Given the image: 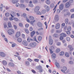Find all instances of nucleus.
I'll list each match as a JSON object with an SVG mask.
<instances>
[{
	"instance_id": "obj_19",
	"label": "nucleus",
	"mask_w": 74,
	"mask_h": 74,
	"mask_svg": "<svg viewBox=\"0 0 74 74\" xmlns=\"http://www.w3.org/2000/svg\"><path fill=\"white\" fill-rule=\"evenodd\" d=\"M20 36V32H17L16 35V37L18 38Z\"/></svg>"
},
{
	"instance_id": "obj_54",
	"label": "nucleus",
	"mask_w": 74,
	"mask_h": 74,
	"mask_svg": "<svg viewBox=\"0 0 74 74\" xmlns=\"http://www.w3.org/2000/svg\"><path fill=\"white\" fill-rule=\"evenodd\" d=\"M29 24H26L25 25V27L26 28H27V27H29Z\"/></svg>"
},
{
	"instance_id": "obj_8",
	"label": "nucleus",
	"mask_w": 74,
	"mask_h": 74,
	"mask_svg": "<svg viewBox=\"0 0 74 74\" xmlns=\"http://www.w3.org/2000/svg\"><path fill=\"white\" fill-rule=\"evenodd\" d=\"M54 19L56 21H58L59 19V17L58 15H56L55 16Z\"/></svg>"
},
{
	"instance_id": "obj_46",
	"label": "nucleus",
	"mask_w": 74,
	"mask_h": 74,
	"mask_svg": "<svg viewBox=\"0 0 74 74\" xmlns=\"http://www.w3.org/2000/svg\"><path fill=\"white\" fill-rule=\"evenodd\" d=\"M26 21L29 23H30V21H29V19L28 18V17H26Z\"/></svg>"
},
{
	"instance_id": "obj_13",
	"label": "nucleus",
	"mask_w": 74,
	"mask_h": 74,
	"mask_svg": "<svg viewBox=\"0 0 74 74\" xmlns=\"http://www.w3.org/2000/svg\"><path fill=\"white\" fill-rule=\"evenodd\" d=\"M8 64L10 67H14V64L12 62H9Z\"/></svg>"
},
{
	"instance_id": "obj_3",
	"label": "nucleus",
	"mask_w": 74,
	"mask_h": 74,
	"mask_svg": "<svg viewBox=\"0 0 74 74\" xmlns=\"http://www.w3.org/2000/svg\"><path fill=\"white\" fill-rule=\"evenodd\" d=\"M37 45V43L36 42H33L32 43H31L29 44V46L32 47V48H33V47H35L36 46V45Z\"/></svg>"
},
{
	"instance_id": "obj_40",
	"label": "nucleus",
	"mask_w": 74,
	"mask_h": 74,
	"mask_svg": "<svg viewBox=\"0 0 74 74\" xmlns=\"http://www.w3.org/2000/svg\"><path fill=\"white\" fill-rule=\"evenodd\" d=\"M29 30L30 31H31V32H32L33 30V28L32 27H29Z\"/></svg>"
},
{
	"instance_id": "obj_39",
	"label": "nucleus",
	"mask_w": 74,
	"mask_h": 74,
	"mask_svg": "<svg viewBox=\"0 0 74 74\" xmlns=\"http://www.w3.org/2000/svg\"><path fill=\"white\" fill-rule=\"evenodd\" d=\"M60 50L59 49H56V53H59V52H60Z\"/></svg>"
},
{
	"instance_id": "obj_45",
	"label": "nucleus",
	"mask_w": 74,
	"mask_h": 74,
	"mask_svg": "<svg viewBox=\"0 0 74 74\" xmlns=\"http://www.w3.org/2000/svg\"><path fill=\"white\" fill-rule=\"evenodd\" d=\"M29 7H34V5H33L32 3L29 4Z\"/></svg>"
},
{
	"instance_id": "obj_28",
	"label": "nucleus",
	"mask_w": 74,
	"mask_h": 74,
	"mask_svg": "<svg viewBox=\"0 0 74 74\" xmlns=\"http://www.w3.org/2000/svg\"><path fill=\"white\" fill-rule=\"evenodd\" d=\"M27 41L29 42H30V41H33V39L32 38H28L27 39Z\"/></svg>"
},
{
	"instance_id": "obj_49",
	"label": "nucleus",
	"mask_w": 74,
	"mask_h": 74,
	"mask_svg": "<svg viewBox=\"0 0 74 74\" xmlns=\"http://www.w3.org/2000/svg\"><path fill=\"white\" fill-rule=\"evenodd\" d=\"M49 50L50 51V53L51 54H52V53H53V51H52V50L51 49H49Z\"/></svg>"
},
{
	"instance_id": "obj_38",
	"label": "nucleus",
	"mask_w": 74,
	"mask_h": 74,
	"mask_svg": "<svg viewBox=\"0 0 74 74\" xmlns=\"http://www.w3.org/2000/svg\"><path fill=\"white\" fill-rule=\"evenodd\" d=\"M38 39L39 41H40L42 40V37L41 36H39V37H38Z\"/></svg>"
},
{
	"instance_id": "obj_24",
	"label": "nucleus",
	"mask_w": 74,
	"mask_h": 74,
	"mask_svg": "<svg viewBox=\"0 0 74 74\" xmlns=\"http://www.w3.org/2000/svg\"><path fill=\"white\" fill-rule=\"evenodd\" d=\"M20 7L21 8H24V7H25V5L23 4H21L20 5Z\"/></svg>"
},
{
	"instance_id": "obj_33",
	"label": "nucleus",
	"mask_w": 74,
	"mask_h": 74,
	"mask_svg": "<svg viewBox=\"0 0 74 74\" xmlns=\"http://www.w3.org/2000/svg\"><path fill=\"white\" fill-rule=\"evenodd\" d=\"M29 18L30 20H31V21H33L34 20V17L33 16H30L29 17Z\"/></svg>"
},
{
	"instance_id": "obj_58",
	"label": "nucleus",
	"mask_w": 74,
	"mask_h": 74,
	"mask_svg": "<svg viewBox=\"0 0 74 74\" xmlns=\"http://www.w3.org/2000/svg\"><path fill=\"white\" fill-rule=\"evenodd\" d=\"M16 45V44L15 43H13V44H12V47H15V46Z\"/></svg>"
},
{
	"instance_id": "obj_1",
	"label": "nucleus",
	"mask_w": 74,
	"mask_h": 74,
	"mask_svg": "<svg viewBox=\"0 0 74 74\" xmlns=\"http://www.w3.org/2000/svg\"><path fill=\"white\" fill-rule=\"evenodd\" d=\"M36 68L39 70V72L40 73H42L43 72V69H42V66L41 65H39L36 66Z\"/></svg>"
},
{
	"instance_id": "obj_6",
	"label": "nucleus",
	"mask_w": 74,
	"mask_h": 74,
	"mask_svg": "<svg viewBox=\"0 0 74 74\" xmlns=\"http://www.w3.org/2000/svg\"><path fill=\"white\" fill-rule=\"evenodd\" d=\"M0 56H1V57H5V56H6V55L4 53L1 52H0Z\"/></svg>"
},
{
	"instance_id": "obj_27",
	"label": "nucleus",
	"mask_w": 74,
	"mask_h": 74,
	"mask_svg": "<svg viewBox=\"0 0 74 74\" xmlns=\"http://www.w3.org/2000/svg\"><path fill=\"white\" fill-rule=\"evenodd\" d=\"M53 36L55 38H57L58 37V34H54L53 35Z\"/></svg>"
},
{
	"instance_id": "obj_21",
	"label": "nucleus",
	"mask_w": 74,
	"mask_h": 74,
	"mask_svg": "<svg viewBox=\"0 0 74 74\" xmlns=\"http://www.w3.org/2000/svg\"><path fill=\"white\" fill-rule=\"evenodd\" d=\"M18 2V0H12V3L14 4H15V3H16Z\"/></svg>"
},
{
	"instance_id": "obj_52",
	"label": "nucleus",
	"mask_w": 74,
	"mask_h": 74,
	"mask_svg": "<svg viewBox=\"0 0 74 74\" xmlns=\"http://www.w3.org/2000/svg\"><path fill=\"white\" fill-rule=\"evenodd\" d=\"M35 62H39V59H34Z\"/></svg>"
},
{
	"instance_id": "obj_47",
	"label": "nucleus",
	"mask_w": 74,
	"mask_h": 74,
	"mask_svg": "<svg viewBox=\"0 0 74 74\" xmlns=\"http://www.w3.org/2000/svg\"><path fill=\"white\" fill-rule=\"evenodd\" d=\"M36 14L38 15H41V12H40L38 11V12H37Z\"/></svg>"
},
{
	"instance_id": "obj_12",
	"label": "nucleus",
	"mask_w": 74,
	"mask_h": 74,
	"mask_svg": "<svg viewBox=\"0 0 74 74\" xmlns=\"http://www.w3.org/2000/svg\"><path fill=\"white\" fill-rule=\"evenodd\" d=\"M60 27V24L58 23L57 24L56 26V29H59V28Z\"/></svg>"
},
{
	"instance_id": "obj_37",
	"label": "nucleus",
	"mask_w": 74,
	"mask_h": 74,
	"mask_svg": "<svg viewBox=\"0 0 74 74\" xmlns=\"http://www.w3.org/2000/svg\"><path fill=\"white\" fill-rule=\"evenodd\" d=\"M64 54V52L63 51H62L60 53V56H63Z\"/></svg>"
},
{
	"instance_id": "obj_16",
	"label": "nucleus",
	"mask_w": 74,
	"mask_h": 74,
	"mask_svg": "<svg viewBox=\"0 0 74 74\" xmlns=\"http://www.w3.org/2000/svg\"><path fill=\"white\" fill-rule=\"evenodd\" d=\"M70 5V4L69 3H68L65 4V7L66 8H69Z\"/></svg>"
},
{
	"instance_id": "obj_5",
	"label": "nucleus",
	"mask_w": 74,
	"mask_h": 74,
	"mask_svg": "<svg viewBox=\"0 0 74 74\" xmlns=\"http://www.w3.org/2000/svg\"><path fill=\"white\" fill-rule=\"evenodd\" d=\"M22 44L24 46H27L28 45L27 42L25 40L23 41L22 42Z\"/></svg>"
},
{
	"instance_id": "obj_35",
	"label": "nucleus",
	"mask_w": 74,
	"mask_h": 74,
	"mask_svg": "<svg viewBox=\"0 0 74 74\" xmlns=\"http://www.w3.org/2000/svg\"><path fill=\"white\" fill-rule=\"evenodd\" d=\"M5 16H6V17H8L10 16V13L8 12H7L5 14Z\"/></svg>"
},
{
	"instance_id": "obj_32",
	"label": "nucleus",
	"mask_w": 74,
	"mask_h": 74,
	"mask_svg": "<svg viewBox=\"0 0 74 74\" xmlns=\"http://www.w3.org/2000/svg\"><path fill=\"white\" fill-rule=\"evenodd\" d=\"M65 55L66 57H67V58H69V53L68 52H66L65 53Z\"/></svg>"
},
{
	"instance_id": "obj_34",
	"label": "nucleus",
	"mask_w": 74,
	"mask_h": 74,
	"mask_svg": "<svg viewBox=\"0 0 74 74\" xmlns=\"http://www.w3.org/2000/svg\"><path fill=\"white\" fill-rule=\"evenodd\" d=\"M46 2L47 4H50V3H51V2H50V1H49V0H47Z\"/></svg>"
},
{
	"instance_id": "obj_60",
	"label": "nucleus",
	"mask_w": 74,
	"mask_h": 74,
	"mask_svg": "<svg viewBox=\"0 0 74 74\" xmlns=\"http://www.w3.org/2000/svg\"><path fill=\"white\" fill-rule=\"evenodd\" d=\"M61 61L62 63H64V62H65V61L64 60V59L63 58H62L61 59Z\"/></svg>"
},
{
	"instance_id": "obj_41",
	"label": "nucleus",
	"mask_w": 74,
	"mask_h": 74,
	"mask_svg": "<svg viewBox=\"0 0 74 74\" xmlns=\"http://www.w3.org/2000/svg\"><path fill=\"white\" fill-rule=\"evenodd\" d=\"M71 29V27L69 26L67 28L68 31H70Z\"/></svg>"
},
{
	"instance_id": "obj_61",
	"label": "nucleus",
	"mask_w": 74,
	"mask_h": 74,
	"mask_svg": "<svg viewBox=\"0 0 74 74\" xmlns=\"http://www.w3.org/2000/svg\"><path fill=\"white\" fill-rule=\"evenodd\" d=\"M56 32L57 33H60L61 31L60 30H56Z\"/></svg>"
},
{
	"instance_id": "obj_23",
	"label": "nucleus",
	"mask_w": 74,
	"mask_h": 74,
	"mask_svg": "<svg viewBox=\"0 0 74 74\" xmlns=\"http://www.w3.org/2000/svg\"><path fill=\"white\" fill-rule=\"evenodd\" d=\"M25 64L26 66H29L30 64V62L28 61H26L25 62Z\"/></svg>"
},
{
	"instance_id": "obj_4",
	"label": "nucleus",
	"mask_w": 74,
	"mask_h": 74,
	"mask_svg": "<svg viewBox=\"0 0 74 74\" xmlns=\"http://www.w3.org/2000/svg\"><path fill=\"white\" fill-rule=\"evenodd\" d=\"M45 8L46 9L47 11L48 12L49 11L50 9H49V7H48V6L46 5H44Z\"/></svg>"
},
{
	"instance_id": "obj_57",
	"label": "nucleus",
	"mask_w": 74,
	"mask_h": 74,
	"mask_svg": "<svg viewBox=\"0 0 74 74\" xmlns=\"http://www.w3.org/2000/svg\"><path fill=\"white\" fill-rule=\"evenodd\" d=\"M10 8V7L8 6H6L5 7V9L6 10H8Z\"/></svg>"
},
{
	"instance_id": "obj_63",
	"label": "nucleus",
	"mask_w": 74,
	"mask_h": 74,
	"mask_svg": "<svg viewBox=\"0 0 74 74\" xmlns=\"http://www.w3.org/2000/svg\"><path fill=\"white\" fill-rule=\"evenodd\" d=\"M4 28H6L7 27V24L5 23L4 24Z\"/></svg>"
},
{
	"instance_id": "obj_42",
	"label": "nucleus",
	"mask_w": 74,
	"mask_h": 74,
	"mask_svg": "<svg viewBox=\"0 0 74 74\" xmlns=\"http://www.w3.org/2000/svg\"><path fill=\"white\" fill-rule=\"evenodd\" d=\"M54 7V4L53 3H52L50 5V7L51 8H53V7Z\"/></svg>"
},
{
	"instance_id": "obj_14",
	"label": "nucleus",
	"mask_w": 74,
	"mask_h": 74,
	"mask_svg": "<svg viewBox=\"0 0 74 74\" xmlns=\"http://www.w3.org/2000/svg\"><path fill=\"white\" fill-rule=\"evenodd\" d=\"M2 63L4 66H7V62L5 60H3L2 61Z\"/></svg>"
},
{
	"instance_id": "obj_26",
	"label": "nucleus",
	"mask_w": 74,
	"mask_h": 74,
	"mask_svg": "<svg viewBox=\"0 0 74 74\" xmlns=\"http://www.w3.org/2000/svg\"><path fill=\"white\" fill-rule=\"evenodd\" d=\"M24 31L27 34H29V30L27 29H24Z\"/></svg>"
},
{
	"instance_id": "obj_50",
	"label": "nucleus",
	"mask_w": 74,
	"mask_h": 74,
	"mask_svg": "<svg viewBox=\"0 0 74 74\" xmlns=\"http://www.w3.org/2000/svg\"><path fill=\"white\" fill-rule=\"evenodd\" d=\"M63 39V37L60 35V40H62Z\"/></svg>"
},
{
	"instance_id": "obj_15",
	"label": "nucleus",
	"mask_w": 74,
	"mask_h": 74,
	"mask_svg": "<svg viewBox=\"0 0 74 74\" xmlns=\"http://www.w3.org/2000/svg\"><path fill=\"white\" fill-rule=\"evenodd\" d=\"M60 35L62 37H66V36L67 35H66V34L64 33H62L61 34H60Z\"/></svg>"
},
{
	"instance_id": "obj_62",
	"label": "nucleus",
	"mask_w": 74,
	"mask_h": 74,
	"mask_svg": "<svg viewBox=\"0 0 74 74\" xmlns=\"http://www.w3.org/2000/svg\"><path fill=\"white\" fill-rule=\"evenodd\" d=\"M17 73L18 74H21V72L20 71H17Z\"/></svg>"
},
{
	"instance_id": "obj_20",
	"label": "nucleus",
	"mask_w": 74,
	"mask_h": 74,
	"mask_svg": "<svg viewBox=\"0 0 74 74\" xmlns=\"http://www.w3.org/2000/svg\"><path fill=\"white\" fill-rule=\"evenodd\" d=\"M36 32L34 31L31 32V36L32 37L34 35Z\"/></svg>"
},
{
	"instance_id": "obj_30",
	"label": "nucleus",
	"mask_w": 74,
	"mask_h": 74,
	"mask_svg": "<svg viewBox=\"0 0 74 74\" xmlns=\"http://www.w3.org/2000/svg\"><path fill=\"white\" fill-rule=\"evenodd\" d=\"M60 10L59 9H58L57 10V11H56V14H59L60 12Z\"/></svg>"
},
{
	"instance_id": "obj_7",
	"label": "nucleus",
	"mask_w": 74,
	"mask_h": 74,
	"mask_svg": "<svg viewBox=\"0 0 74 74\" xmlns=\"http://www.w3.org/2000/svg\"><path fill=\"white\" fill-rule=\"evenodd\" d=\"M40 9V7L38 6H37L34 9V12H37Z\"/></svg>"
},
{
	"instance_id": "obj_18",
	"label": "nucleus",
	"mask_w": 74,
	"mask_h": 74,
	"mask_svg": "<svg viewBox=\"0 0 74 74\" xmlns=\"http://www.w3.org/2000/svg\"><path fill=\"white\" fill-rule=\"evenodd\" d=\"M56 66L57 67V68H59V67L60 66V65H59V63L57 62H56L55 63Z\"/></svg>"
},
{
	"instance_id": "obj_64",
	"label": "nucleus",
	"mask_w": 74,
	"mask_h": 74,
	"mask_svg": "<svg viewBox=\"0 0 74 74\" xmlns=\"http://www.w3.org/2000/svg\"><path fill=\"white\" fill-rule=\"evenodd\" d=\"M33 1L34 3H37V1L36 0H34Z\"/></svg>"
},
{
	"instance_id": "obj_53",
	"label": "nucleus",
	"mask_w": 74,
	"mask_h": 74,
	"mask_svg": "<svg viewBox=\"0 0 74 74\" xmlns=\"http://www.w3.org/2000/svg\"><path fill=\"white\" fill-rule=\"evenodd\" d=\"M57 45H58V46H60V45H61V44H60V42H58L56 44Z\"/></svg>"
},
{
	"instance_id": "obj_25",
	"label": "nucleus",
	"mask_w": 74,
	"mask_h": 74,
	"mask_svg": "<svg viewBox=\"0 0 74 74\" xmlns=\"http://www.w3.org/2000/svg\"><path fill=\"white\" fill-rule=\"evenodd\" d=\"M49 43L50 45H52V44H53V40H49Z\"/></svg>"
},
{
	"instance_id": "obj_55",
	"label": "nucleus",
	"mask_w": 74,
	"mask_h": 74,
	"mask_svg": "<svg viewBox=\"0 0 74 74\" xmlns=\"http://www.w3.org/2000/svg\"><path fill=\"white\" fill-rule=\"evenodd\" d=\"M71 12H74V8L70 10Z\"/></svg>"
},
{
	"instance_id": "obj_2",
	"label": "nucleus",
	"mask_w": 74,
	"mask_h": 74,
	"mask_svg": "<svg viewBox=\"0 0 74 74\" xmlns=\"http://www.w3.org/2000/svg\"><path fill=\"white\" fill-rule=\"evenodd\" d=\"M8 33L9 35H12L14 33V30L12 29H10L8 31Z\"/></svg>"
},
{
	"instance_id": "obj_29",
	"label": "nucleus",
	"mask_w": 74,
	"mask_h": 74,
	"mask_svg": "<svg viewBox=\"0 0 74 74\" xmlns=\"http://www.w3.org/2000/svg\"><path fill=\"white\" fill-rule=\"evenodd\" d=\"M8 26L9 27H12V25H11V24L10 22H8Z\"/></svg>"
},
{
	"instance_id": "obj_36",
	"label": "nucleus",
	"mask_w": 74,
	"mask_h": 74,
	"mask_svg": "<svg viewBox=\"0 0 74 74\" xmlns=\"http://www.w3.org/2000/svg\"><path fill=\"white\" fill-rule=\"evenodd\" d=\"M41 13L42 14H44L46 13V10H43L41 12Z\"/></svg>"
},
{
	"instance_id": "obj_31",
	"label": "nucleus",
	"mask_w": 74,
	"mask_h": 74,
	"mask_svg": "<svg viewBox=\"0 0 74 74\" xmlns=\"http://www.w3.org/2000/svg\"><path fill=\"white\" fill-rule=\"evenodd\" d=\"M17 40L19 42H21L22 40L20 38H18Z\"/></svg>"
},
{
	"instance_id": "obj_56",
	"label": "nucleus",
	"mask_w": 74,
	"mask_h": 74,
	"mask_svg": "<svg viewBox=\"0 0 74 74\" xmlns=\"http://www.w3.org/2000/svg\"><path fill=\"white\" fill-rule=\"evenodd\" d=\"M66 34H67L68 35H69V34H70V32L69 31H68L66 32Z\"/></svg>"
},
{
	"instance_id": "obj_11",
	"label": "nucleus",
	"mask_w": 74,
	"mask_h": 74,
	"mask_svg": "<svg viewBox=\"0 0 74 74\" xmlns=\"http://www.w3.org/2000/svg\"><path fill=\"white\" fill-rule=\"evenodd\" d=\"M68 48H69V50L70 51H72L73 50V49H74V48L72 47V46L71 45H69Z\"/></svg>"
},
{
	"instance_id": "obj_22",
	"label": "nucleus",
	"mask_w": 74,
	"mask_h": 74,
	"mask_svg": "<svg viewBox=\"0 0 74 74\" xmlns=\"http://www.w3.org/2000/svg\"><path fill=\"white\" fill-rule=\"evenodd\" d=\"M69 22V19L68 18H66L65 20V23L66 25L68 24V22Z\"/></svg>"
},
{
	"instance_id": "obj_9",
	"label": "nucleus",
	"mask_w": 74,
	"mask_h": 74,
	"mask_svg": "<svg viewBox=\"0 0 74 74\" xmlns=\"http://www.w3.org/2000/svg\"><path fill=\"white\" fill-rule=\"evenodd\" d=\"M38 26L39 27H42V24L41 22H38L37 23Z\"/></svg>"
},
{
	"instance_id": "obj_17",
	"label": "nucleus",
	"mask_w": 74,
	"mask_h": 74,
	"mask_svg": "<svg viewBox=\"0 0 74 74\" xmlns=\"http://www.w3.org/2000/svg\"><path fill=\"white\" fill-rule=\"evenodd\" d=\"M51 57L53 59H55L56 54L55 53H53L51 55Z\"/></svg>"
},
{
	"instance_id": "obj_43",
	"label": "nucleus",
	"mask_w": 74,
	"mask_h": 74,
	"mask_svg": "<svg viewBox=\"0 0 74 74\" xmlns=\"http://www.w3.org/2000/svg\"><path fill=\"white\" fill-rule=\"evenodd\" d=\"M66 39L68 41H70V38L69 37H67L66 38Z\"/></svg>"
},
{
	"instance_id": "obj_48",
	"label": "nucleus",
	"mask_w": 74,
	"mask_h": 74,
	"mask_svg": "<svg viewBox=\"0 0 74 74\" xmlns=\"http://www.w3.org/2000/svg\"><path fill=\"white\" fill-rule=\"evenodd\" d=\"M63 70H64V71H66L67 70V67H66L64 66L63 67Z\"/></svg>"
},
{
	"instance_id": "obj_44",
	"label": "nucleus",
	"mask_w": 74,
	"mask_h": 74,
	"mask_svg": "<svg viewBox=\"0 0 74 74\" xmlns=\"http://www.w3.org/2000/svg\"><path fill=\"white\" fill-rule=\"evenodd\" d=\"M19 25L20 27H22L23 26V24L21 23H19Z\"/></svg>"
},
{
	"instance_id": "obj_10",
	"label": "nucleus",
	"mask_w": 74,
	"mask_h": 74,
	"mask_svg": "<svg viewBox=\"0 0 74 74\" xmlns=\"http://www.w3.org/2000/svg\"><path fill=\"white\" fill-rule=\"evenodd\" d=\"M64 7V5L63 4H61L59 7V8L60 10H62L63 9V7Z\"/></svg>"
},
{
	"instance_id": "obj_51",
	"label": "nucleus",
	"mask_w": 74,
	"mask_h": 74,
	"mask_svg": "<svg viewBox=\"0 0 74 74\" xmlns=\"http://www.w3.org/2000/svg\"><path fill=\"white\" fill-rule=\"evenodd\" d=\"M35 21H36V20H34L33 21H31L30 22L31 24H33L34 22H35Z\"/></svg>"
},
{
	"instance_id": "obj_59",
	"label": "nucleus",
	"mask_w": 74,
	"mask_h": 74,
	"mask_svg": "<svg viewBox=\"0 0 74 74\" xmlns=\"http://www.w3.org/2000/svg\"><path fill=\"white\" fill-rule=\"evenodd\" d=\"M3 19L4 21H7L8 20V18L7 17H4L3 18Z\"/></svg>"
}]
</instances>
